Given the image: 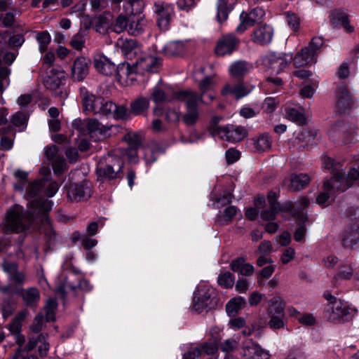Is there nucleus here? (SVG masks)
Returning <instances> with one entry per match:
<instances>
[{
  "label": "nucleus",
  "instance_id": "nucleus-33",
  "mask_svg": "<svg viewBox=\"0 0 359 359\" xmlns=\"http://www.w3.org/2000/svg\"><path fill=\"white\" fill-rule=\"evenodd\" d=\"M149 107V100L145 97H139L131 102L130 111L135 116L140 115Z\"/></svg>",
  "mask_w": 359,
  "mask_h": 359
},
{
  "label": "nucleus",
  "instance_id": "nucleus-16",
  "mask_svg": "<svg viewBox=\"0 0 359 359\" xmlns=\"http://www.w3.org/2000/svg\"><path fill=\"white\" fill-rule=\"evenodd\" d=\"M247 135L248 131L244 127L226 125L220 130L218 137L229 142L236 143L243 140Z\"/></svg>",
  "mask_w": 359,
  "mask_h": 359
},
{
  "label": "nucleus",
  "instance_id": "nucleus-28",
  "mask_svg": "<svg viewBox=\"0 0 359 359\" xmlns=\"http://www.w3.org/2000/svg\"><path fill=\"white\" fill-rule=\"evenodd\" d=\"M293 64L295 67H301L312 62H316V58L313 55L312 52L309 51V48L304 47L298 52L293 57Z\"/></svg>",
  "mask_w": 359,
  "mask_h": 359
},
{
  "label": "nucleus",
  "instance_id": "nucleus-3",
  "mask_svg": "<svg viewBox=\"0 0 359 359\" xmlns=\"http://www.w3.org/2000/svg\"><path fill=\"white\" fill-rule=\"evenodd\" d=\"M172 97L184 104L186 112L182 116V121L187 126L194 125L198 121L200 116L198 104H209L197 92L191 89L175 91Z\"/></svg>",
  "mask_w": 359,
  "mask_h": 359
},
{
  "label": "nucleus",
  "instance_id": "nucleus-19",
  "mask_svg": "<svg viewBox=\"0 0 359 359\" xmlns=\"http://www.w3.org/2000/svg\"><path fill=\"white\" fill-rule=\"evenodd\" d=\"M86 134H88L95 140H102L106 138L107 133V126L101 124L95 118H90L86 121Z\"/></svg>",
  "mask_w": 359,
  "mask_h": 359
},
{
  "label": "nucleus",
  "instance_id": "nucleus-53",
  "mask_svg": "<svg viewBox=\"0 0 359 359\" xmlns=\"http://www.w3.org/2000/svg\"><path fill=\"white\" fill-rule=\"evenodd\" d=\"M294 311L298 313L297 319L299 323L306 326H312L317 323V319L312 313H299L296 310Z\"/></svg>",
  "mask_w": 359,
  "mask_h": 359
},
{
  "label": "nucleus",
  "instance_id": "nucleus-44",
  "mask_svg": "<svg viewBox=\"0 0 359 359\" xmlns=\"http://www.w3.org/2000/svg\"><path fill=\"white\" fill-rule=\"evenodd\" d=\"M76 288V285L72 284L67 278H65L58 283L56 291L62 298H65L67 292L70 291L74 292Z\"/></svg>",
  "mask_w": 359,
  "mask_h": 359
},
{
  "label": "nucleus",
  "instance_id": "nucleus-5",
  "mask_svg": "<svg viewBox=\"0 0 359 359\" xmlns=\"http://www.w3.org/2000/svg\"><path fill=\"white\" fill-rule=\"evenodd\" d=\"M217 299L214 288L205 284L197 287L193 299V309L198 313L205 309H212L215 307Z\"/></svg>",
  "mask_w": 359,
  "mask_h": 359
},
{
  "label": "nucleus",
  "instance_id": "nucleus-57",
  "mask_svg": "<svg viewBox=\"0 0 359 359\" xmlns=\"http://www.w3.org/2000/svg\"><path fill=\"white\" fill-rule=\"evenodd\" d=\"M53 169L55 175H61L66 169V162L63 156L57 157L52 161Z\"/></svg>",
  "mask_w": 359,
  "mask_h": 359
},
{
  "label": "nucleus",
  "instance_id": "nucleus-24",
  "mask_svg": "<svg viewBox=\"0 0 359 359\" xmlns=\"http://www.w3.org/2000/svg\"><path fill=\"white\" fill-rule=\"evenodd\" d=\"M359 243V224H353L344 233L342 244L344 248H353Z\"/></svg>",
  "mask_w": 359,
  "mask_h": 359
},
{
  "label": "nucleus",
  "instance_id": "nucleus-51",
  "mask_svg": "<svg viewBox=\"0 0 359 359\" xmlns=\"http://www.w3.org/2000/svg\"><path fill=\"white\" fill-rule=\"evenodd\" d=\"M57 302L53 299H50L47 301L44 307L46 312V319L47 321H53L55 320V311L57 309Z\"/></svg>",
  "mask_w": 359,
  "mask_h": 359
},
{
  "label": "nucleus",
  "instance_id": "nucleus-1",
  "mask_svg": "<svg viewBox=\"0 0 359 359\" xmlns=\"http://www.w3.org/2000/svg\"><path fill=\"white\" fill-rule=\"evenodd\" d=\"M26 196L30 199L27 203L26 212L23 208L16 205L10 209L6 218V226L8 230L20 233L29 226L39 227L43 230L49 241L55 239V233L52 229L48 217L53 203L44 198L31 199L41 191L43 184L42 181H36L26 184Z\"/></svg>",
  "mask_w": 359,
  "mask_h": 359
},
{
  "label": "nucleus",
  "instance_id": "nucleus-2",
  "mask_svg": "<svg viewBox=\"0 0 359 359\" xmlns=\"http://www.w3.org/2000/svg\"><path fill=\"white\" fill-rule=\"evenodd\" d=\"M323 165L325 168L332 171V177L324 182L323 191L318 195L316 202L320 205H327L330 199L334 200L336 194L349 188V184L346 181L343 165L340 163L335 162L330 157H325Z\"/></svg>",
  "mask_w": 359,
  "mask_h": 359
},
{
  "label": "nucleus",
  "instance_id": "nucleus-39",
  "mask_svg": "<svg viewBox=\"0 0 359 359\" xmlns=\"http://www.w3.org/2000/svg\"><path fill=\"white\" fill-rule=\"evenodd\" d=\"M151 96L155 103H161L168 100L169 89L166 86H156L153 88Z\"/></svg>",
  "mask_w": 359,
  "mask_h": 359
},
{
  "label": "nucleus",
  "instance_id": "nucleus-38",
  "mask_svg": "<svg viewBox=\"0 0 359 359\" xmlns=\"http://www.w3.org/2000/svg\"><path fill=\"white\" fill-rule=\"evenodd\" d=\"M129 25V14L127 15L120 14L114 20L111 22V29L113 32L120 34L124 31L128 32Z\"/></svg>",
  "mask_w": 359,
  "mask_h": 359
},
{
  "label": "nucleus",
  "instance_id": "nucleus-54",
  "mask_svg": "<svg viewBox=\"0 0 359 359\" xmlns=\"http://www.w3.org/2000/svg\"><path fill=\"white\" fill-rule=\"evenodd\" d=\"M284 15L285 16V20L290 28L294 31H297L299 29L301 23L299 17L292 12H286Z\"/></svg>",
  "mask_w": 359,
  "mask_h": 359
},
{
  "label": "nucleus",
  "instance_id": "nucleus-60",
  "mask_svg": "<svg viewBox=\"0 0 359 359\" xmlns=\"http://www.w3.org/2000/svg\"><path fill=\"white\" fill-rule=\"evenodd\" d=\"M123 140L128 142L130 148H139L141 145V140L138 135L135 133H127L124 137Z\"/></svg>",
  "mask_w": 359,
  "mask_h": 359
},
{
  "label": "nucleus",
  "instance_id": "nucleus-63",
  "mask_svg": "<svg viewBox=\"0 0 359 359\" xmlns=\"http://www.w3.org/2000/svg\"><path fill=\"white\" fill-rule=\"evenodd\" d=\"M114 110H112L111 117L116 119H124L128 117V110L124 105H116L115 104Z\"/></svg>",
  "mask_w": 359,
  "mask_h": 359
},
{
  "label": "nucleus",
  "instance_id": "nucleus-35",
  "mask_svg": "<svg viewBox=\"0 0 359 359\" xmlns=\"http://www.w3.org/2000/svg\"><path fill=\"white\" fill-rule=\"evenodd\" d=\"M97 104L98 106H97V108L95 109V114H98L102 116L111 117L112 110L116 109L115 103L110 100H105L103 97H101V99L98 100Z\"/></svg>",
  "mask_w": 359,
  "mask_h": 359
},
{
  "label": "nucleus",
  "instance_id": "nucleus-4",
  "mask_svg": "<svg viewBox=\"0 0 359 359\" xmlns=\"http://www.w3.org/2000/svg\"><path fill=\"white\" fill-rule=\"evenodd\" d=\"M106 164L100 163L97 169L99 178L102 180H116L123 178V160L117 156L109 154L106 158Z\"/></svg>",
  "mask_w": 359,
  "mask_h": 359
},
{
  "label": "nucleus",
  "instance_id": "nucleus-52",
  "mask_svg": "<svg viewBox=\"0 0 359 359\" xmlns=\"http://www.w3.org/2000/svg\"><path fill=\"white\" fill-rule=\"evenodd\" d=\"M85 36V31L79 30V32L72 38L70 41L71 46L76 50L82 49L86 41Z\"/></svg>",
  "mask_w": 359,
  "mask_h": 359
},
{
  "label": "nucleus",
  "instance_id": "nucleus-64",
  "mask_svg": "<svg viewBox=\"0 0 359 359\" xmlns=\"http://www.w3.org/2000/svg\"><path fill=\"white\" fill-rule=\"evenodd\" d=\"M238 346V341L233 339H229L222 342L220 344L219 348L223 352H231L237 348Z\"/></svg>",
  "mask_w": 359,
  "mask_h": 359
},
{
  "label": "nucleus",
  "instance_id": "nucleus-26",
  "mask_svg": "<svg viewBox=\"0 0 359 359\" xmlns=\"http://www.w3.org/2000/svg\"><path fill=\"white\" fill-rule=\"evenodd\" d=\"M330 20L334 27L341 25L348 32H351L353 30V27L349 25L348 15L343 10L337 9L332 11L330 15Z\"/></svg>",
  "mask_w": 359,
  "mask_h": 359
},
{
  "label": "nucleus",
  "instance_id": "nucleus-37",
  "mask_svg": "<svg viewBox=\"0 0 359 359\" xmlns=\"http://www.w3.org/2000/svg\"><path fill=\"white\" fill-rule=\"evenodd\" d=\"M268 315H284V304L280 297H274L268 301Z\"/></svg>",
  "mask_w": 359,
  "mask_h": 359
},
{
  "label": "nucleus",
  "instance_id": "nucleus-36",
  "mask_svg": "<svg viewBox=\"0 0 359 359\" xmlns=\"http://www.w3.org/2000/svg\"><path fill=\"white\" fill-rule=\"evenodd\" d=\"M278 213L280 212L291 214L293 217H296L299 220V224L302 222H306L307 220V216L305 213H299L296 211L294 205L291 202H286L283 205L278 203L277 208Z\"/></svg>",
  "mask_w": 359,
  "mask_h": 359
},
{
  "label": "nucleus",
  "instance_id": "nucleus-43",
  "mask_svg": "<svg viewBox=\"0 0 359 359\" xmlns=\"http://www.w3.org/2000/svg\"><path fill=\"white\" fill-rule=\"evenodd\" d=\"M337 129L339 133H342L341 136L344 138L345 144L349 143L353 138V133H355V128L345 123H339L336 126Z\"/></svg>",
  "mask_w": 359,
  "mask_h": 359
},
{
  "label": "nucleus",
  "instance_id": "nucleus-61",
  "mask_svg": "<svg viewBox=\"0 0 359 359\" xmlns=\"http://www.w3.org/2000/svg\"><path fill=\"white\" fill-rule=\"evenodd\" d=\"M316 130H303L297 136V140L302 142H310L316 136Z\"/></svg>",
  "mask_w": 359,
  "mask_h": 359
},
{
  "label": "nucleus",
  "instance_id": "nucleus-55",
  "mask_svg": "<svg viewBox=\"0 0 359 359\" xmlns=\"http://www.w3.org/2000/svg\"><path fill=\"white\" fill-rule=\"evenodd\" d=\"M222 119V116L212 117L209 126V132L214 137L219 135V132L224 128V126H219V123Z\"/></svg>",
  "mask_w": 359,
  "mask_h": 359
},
{
  "label": "nucleus",
  "instance_id": "nucleus-9",
  "mask_svg": "<svg viewBox=\"0 0 359 359\" xmlns=\"http://www.w3.org/2000/svg\"><path fill=\"white\" fill-rule=\"evenodd\" d=\"M65 72L60 67H52L43 80L45 87L55 92V95L62 94L60 87L65 84Z\"/></svg>",
  "mask_w": 359,
  "mask_h": 359
},
{
  "label": "nucleus",
  "instance_id": "nucleus-42",
  "mask_svg": "<svg viewBox=\"0 0 359 359\" xmlns=\"http://www.w3.org/2000/svg\"><path fill=\"white\" fill-rule=\"evenodd\" d=\"M285 116L287 119L299 125H304L306 122L304 115L294 108H286Z\"/></svg>",
  "mask_w": 359,
  "mask_h": 359
},
{
  "label": "nucleus",
  "instance_id": "nucleus-15",
  "mask_svg": "<svg viewBox=\"0 0 359 359\" xmlns=\"http://www.w3.org/2000/svg\"><path fill=\"white\" fill-rule=\"evenodd\" d=\"M83 25L86 29L93 27L96 32L105 34L111 26V16L109 15H100L94 18L86 16L83 20Z\"/></svg>",
  "mask_w": 359,
  "mask_h": 359
},
{
  "label": "nucleus",
  "instance_id": "nucleus-23",
  "mask_svg": "<svg viewBox=\"0 0 359 359\" xmlns=\"http://www.w3.org/2000/svg\"><path fill=\"white\" fill-rule=\"evenodd\" d=\"M79 90L84 111L95 114V109L97 108V106H98L97 103L102 97H96L95 95L89 92L85 87L80 88Z\"/></svg>",
  "mask_w": 359,
  "mask_h": 359
},
{
  "label": "nucleus",
  "instance_id": "nucleus-32",
  "mask_svg": "<svg viewBox=\"0 0 359 359\" xmlns=\"http://www.w3.org/2000/svg\"><path fill=\"white\" fill-rule=\"evenodd\" d=\"M309 181L310 178L306 174H292L288 180L290 182L288 186L294 191H297L307 186Z\"/></svg>",
  "mask_w": 359,
  "mask_h": 359
},
{
  "label": "nucleus",
  "instance_id": "nucleus-17",
  "mask_svg": "<svg viewBox=\"0 0 359 359\" xmlns=\"http://www.w3.org/2000/svg\"><path fill=\"white\" fill-rule=\"evenodd\" d=\"M239 40L233 34L223 35L217 43L215 53L220 56L230 55L236 49Z\"/></svg>",
  "mask_w": 359,
  "mask_h": 359
},
{
  "label": "nucleus",
  "instance_id": "nucleus-34",
  "mask_svg": "<svg viewBox=\"0 0 359 359\" xmlns=\"http://www.w3.org/2000/svg\"><path fill=\"white\" fill-rule=\"evenodd\" d=\"M21 295L26 305L30 307L35 306L40 299L39 292L36 287L22 290Z\"/></svg>",
  "mask_w": 359,
  "mask_h": 359
},
{
  "label": "nucleus",
  "instance_id": "nucleus-56",
  "mask_svg": "<svg viewBox=\"0 0 359 359\" xmlns=\"http://www.w3.org/2000/svg\"><path fill=\"white\" fill-rule=\"evenodd\" d=\"M27 118L23 113L18 111L14 114L11 119V123L15 127H23L25 128L27 125Z\"/></svg>",
  "mask_w": 359,
  "mask_h": 359
},
{
  "label": "nucleus",
  "instance_id": "nucleus-30",
  "mask_svg": "<svg viewBox=\"0 0 359 359\" xmlns=\"http://www.w3.org/2000/svg\"><path fill=\"white\" fill-rule=\"evenodd\" d=\"M252 69V65L245 61L238 60L233 62L229 67V74L240 78L247 74Z\"/></svg>",
  "mask_w": 359,
  "mask_h": 359
},
{
  "label": "nucleus",
  "instance_id": "nucleus-49",
  "mask_svg": "<svg viewBox=\"0 0 359 359\" xmlns=\"http://www.w3.org/2000/svg\"><path fill=\"white\" fill-rule=\"evenodd\" d=\"M36 40L39 44V49L42 53L47 50L48 45L50 42V36L47 31L37 33Z\"/></svg>",
  "mask_w": 359,
  "mask_h": 359
},
{
  "label": "nucleus",
  "instance_id": "nucleus-48",
  "mask_svg": "<svg viewBox=\"0 0 359 359\" xmlns=\"http://www.w3.org/2000/svg\"><path fill=\"white\" fill-rule=\"evenodd\" d=\"M217 282L225 288H231L234 285L235 277L229 271L222 272L218 276Z\"/></svg>",
  "mask_w": 359,
  "mask_h": 359
},
{
  "label": "nucleus",
  "instance_id": "nucleus-47",
  "mask_svg": "<svg viewBox=\"0 0 359 359\" xmlns=\"http://www.w3.org/2000/svg\"><path fill=\"white\" fill-rule=\"evenodd\" d=\"M127 4L126 12L129 15L142 14L141 13L144 8L142 0H127Z\"/></svg>",
  "mask_w": 359,
  "mask_h": 359
},
{
  "label": "nucleus",
  "instance_id": "nucleus-12",
  "mask_svg": "<svg viewBox=\"0 0 359 359\" xmlns=\"http://www.w3.org/2000/svg\"><path fill=\"white\" fill-rule=\"evenodd\" d=\"M67 197L72 201H81L89 198L91 196L90 184L88 181L72 184L67 189Z\"/></svg>",
  "mask_w": 359,
  "mask_h": 359
},
{
  "label": "nucleus",
  "instance_id": "nucleus-18",
  "mask_svg": "<svg viewBox=\"0 0 359 359\" xmlns=\"http://www.w3.org/2000/svg\"><path fill=\"white\" fill-rule=\"evenodd\" d=\"M90 60L84 57H77L72 67L71 77L74 81H82L89 73Z\"/></svg>",
  "mask_w": 359,
  "mask_h": 359
},
{
  "label": "nucleus",
  "instance_id": "nucleus-45",
  "mask_svg": "<svg viewBox=\"0 0 359 359\" xmlns=\"http://www.w3.org/2000/svg\"><path fill=\"white\" fill-rule=\"evenodd\" d=\"M236 212L237 209L233 205H230L226 208L223 214L218 215L216 223L220 225L227 224L236 215Z\"/></svg>",
  "mask_w": 359,
  "mask_h": 359
},
{
  "label": "nucleus",
  "instance_id": "nucleus-7",
  "mask_svg": "<svg viewBox=\"0 0 359 359\" xmlns=\"http://www.w3.org/2000/svg\"><path fill=\"white\" fill-rule=\"evenodd\" d=\"M354 311V309L351 308L348 302L339 299L328 303L325 315L331 322L344 323L352 319Z\"/></svg>",
  "mask_w": 359,
  "mask_h": 359
},
{
  "label": "nucleus",
  "instance_id": "nucleus-20",
  "mask_svg": "<svg viewBox=\"0 0 359 359\" xmlns=\"http://www.w3.org/2000/svg\"><path fill=\"white\" fill-rule=\"evenodd\" d=\"M217 85L216 81L212 76H205L198 83V88L200 90V95L205 99H208L209 104L216 98V93L215 87Z\"/></svg>",
  "mask_w": 359,
  "mask_h": 359
},
{
  "label": "nucleus",
  "instance_id": "nucleus-8",
  "mask_svg": "<svg viewBox=\"0 0 359 359\" xmlns=\"http://www.w3.org/2000/svg\"><path fill=\"white\" fill-rule=\"evenodd\" d=\"M292 60V54L281 52H271L262 58L264 66L276 74L280 73L287 67Z\"/></svg>",
  "mask_w": 359,
  "mask_h": 359
},
{
  "label": "nucleus",
  "instance_id": "nucleus-25",
  "mask_svg": "<svg viewBox=\"0 0 359 359\" xmlns=\"http://www.w3.org/2000/svg\"><path fill=\"white\" fill-rule=\"evenodd\" d=\"M273 36V29L269 25H264L257 29L252 35V41L260 45L271 43Z\"/></svg>",
  "mask_w": 359,
  "mask_h": 359
},
{
  "label": "nucleus",
  "instance_id": "nucleus-27",
  "mask_svg": "<svg viewBox=\"0 0 359 359\" xmlns=\"http://www.w3.org/2000/svg\"><path fill=\"white\" fill-rule=\"evenodd\" d=\"M236 3V0H218L217 4V20L219 23L227 19Z\"/></svg>",
  "mask_w": 359,
  "mask_h": 359
},
{
  "label": "nucleus",
  "instance_id": "nucleus-31",
  "mask_svg": "<svg viewBox=\"0 0 359 359\" xmlns=\"http://www.w3.org/2000/svg\"><path fill=\"white\" fill-rule=\"evenodd\" d=\"M4 271L8 274V278L16 283H22L25 280L22 273L17 269V265L14 262H4L2 264Z\"/></svg>",
  "mask_w": 359,
  "mask_h": 359
},
{
  "label": "nucleus",
  "instance_id": "nucleus-11",
  "mask_svg": "<svg viewBox=\"0 0 359 359\" xmlns=\"http://www.w3.org/2000/svg\"><path fill=\"white\" fill-rule=\"evenodd\" d=\"M255 88V86L243 81L234 84L226 83L222 88L221 94L223 96L232 95L236 99H241L249 95Z\"/></svg>",
  "mask_w": 359,
  "mask_h": 359
},
{
  "label": "nucleus",
  "instance_id": "nucleus-62",
  "mask_svg": "<svg viewBox=\"0 0 359 359\" xmlns=\"http://www.w3.org/2000/svg\"><path fill=\"white\" fill-rule=\"evenodd\" d=\"M323 45V40L321 37H314L312 39L309 46H307L306 48H309V51L312 52L313 55L316 57L318 51L320 50Z\"/></svg>",
  "mask_w": 359,
  "mask_h": 359
},
{
  "label": "nucleus",
  "instance_id": "nucleus-13",
  "mask_svg": "<svg viewBox=\"0 0 359 359\" xmlns=\"http://www.w3.org/2000/svg\"><path fill=\"white\" fill-rule=\"evenodd\" d=\"M154 13L158 15V25L163 29H166L171 16L174 13V6L164 1H158L154 6Z\"/></svg>",
  "mask_w": 359,
  "mask_h": 359
},
{
  "label": "nucleus",
  "instance_id": "nucleus-50",
  "mask_svg": "<svg viewBox=\"0 0 359 359\" xmlns=\"http://www.w3.org/2000/svg\"><path fill=\"white\" fill-rule=\"evenodd\" d=\"M118 46L126 55L130 54L137 47V42L134 39H121L118 42Z\"/></svg>",
  "mask_w": 359,
  "mask_h": 359
},
{
  "label": "nucleus",
  "instance_id": "nucleus-14",
  "mask_svg": "<svg viewBox=\"0 0 359 359\" xmlns=\"http://www.w3.org/2000/svg\"><path fill=\"white\" fill-rule=\"evenodd\" d=\"M264 11L259 7L252 9L250 13L242 12L240 15L241 22L236 27V32L243 33L249 27L259 22L264 17Z\"/></svg>",
  "mask_w": 359,
  "mask_h": 359
},
{
  "label": "nucleus",
  "instance_id": "nucleus-21",
  "mask_svg": "<svg viewBox=\"0 0 359 359\" xmlns=\"http://www.w3.org/2000/svg\"><path fill=\"white\" fill-rule=\"evenodd\" d=\"M147 27V20L142 14L129 15V25L128 33L130 35L137 36L142 34Z\"/></svg>",
  "mask_w": 359,
  "mask_h": 359
},
{
  "label": "nucleus",
  "instance_id": "nucleus-41",
  "mask_svg": "<svg viewBox=\"0 0 359 359\" xmlns=\"http://www.w3.org/2000/svg\"><path fill=\"white\" fill-rule=\"evenodd\" d=\"M245 300L243 297H239L231 299L226 306V310L229 316H235L245 304Z\"/></svg>",
  "mask_w": 359,
  "mask_h": 359
},
{
  "label": "nucleus",
  "instance_id": "nucleus-58",
  "mask_svg": "<svg viewBox=\"0 0 359 359\" xmlns=\"http://www.w3.org/2000/svg\"><path fill=\"white\" fill-rule=\"evenodd\" d=\"M270 320L268 323L269 327L272 330L280 329L284 327V315L269 316Z\"/></svg>",
  "mask_w": 359,
  "mask_h": 359
},
{
  "label": "nucleus",
  "instance_id": "nucleus-6",
  "mask_svg": "<svg viewBox=\"0 0 359 359\" xmlns=\"http://www.w3.org/2000/svg\"><path fill=\"white\" fill-rule=\"evenodd\" d=\"M94 67L98 72L105 76H112L114 74L120 76L121 72L129 75L134 72L133 67L128 63H121L116 67L114 62L102 55L95 56Z\"/></svg>",
  "mask_w": 359,
  "mask_h": 359
},
{
  "label": "nucleus",
  "instance_id": "nucleus-22",
  "mask_svg": "<svg viewBox=\"0 0 359 359\" xmlns=\"http://www.w3.org/2000/svg\"><path fill=\"white\" fill-rule=\"evenodd\" d=\"M337 107L340 113L353 104L352 95L345 86H339L336 90Z\"/></svg>",
  "mask_w": 359,
  "mask_h": 359
},
{
  "label": "nucleus",
  "instance_id": "nucleus-29",
  "mask_svg": "<svg viewBox=\"0 0 359 359\" xmlns=\"http://www.w3.org/2000/svg\"><path fill=\"white\" fill-rule=\"evenodd\" d=\"M186 50L185 43L182 41H170L165 45L163 52L167 56H180Z\"/></svg>",
  "mask_w": 359,
  "mask_h": 359
},
{
  "label": "nucleus",
  "instance_id": "nucleus-59",
  "mask_svg": "<svg viewBox=\"0 0 359 359\" xmlns=\"http://www.w3.org/2000/svg\"><path fill=\"white\" fill-rule=\"evenodd\" d=\"M14 176L20 180L19 184L15 185V189L22 192L27 183V173L21 170H17L14 172Z\"/></svg>",
  "mask_w": 359,
  "mask_h": 359
},
{
  "label": "nucleus",
  "instance_id": "nucleus-46",
  "mask_svg": "<svg viewBox=\"0 0 359 359\" xmlns=\"http://www.w3.org/2000/svg\"><path fill=\"white\" fill-rule=\"evenodd\" d=\"M198 356L201 357L203 355H212L218 349V346L213 342L204 343L200 346L194 348Z\"/></svg>",
  "mask_w": 359,
  "mask_h": 359
},
{
  "label": "nucleus",
  "instance_id": "nucleus-10",
  "mask_svg": "<svg viewBox=\"0 0 359 359\" xmlns=\"http://www.w3.org/2000/svg\"><path fill=\"white\" fill-rule=\"evenodd\" d=\"M242 355L245 359H270L271 354L266 349L252 340H245L243 344Z\"/></svg>",
  "mask_w": 359,
  "mask_h": 359
},
{
  "label": "nucleus",
  "instance_id": "nucleus-40",
  "mask_svg": "<svg viewBox=\"0 0 359 359\" xmlns=\"http://www.w3.org/2000/svg\"><path fill=\"white\" fill-rule=\"evenodd\" d=\"M254 148L257 151H266L271 147V140L268 135L262 134L253 139Z\"/></svg>",
  "mask_w": 359,
  "mask_h": 359
}]
</instances>
